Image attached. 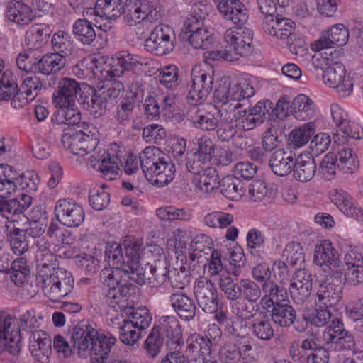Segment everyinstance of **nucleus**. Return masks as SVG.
I'll list each match as a JSON object with an SVG mask.
<instances>
[{"label": "nucleus", "instance_id": "56", "mask_svg": "<svg viewBox=\"0 0 363 363\" xmlns=\"http://www.w3.org/2000/svg\"><path fill=\"white\" fill-rule=\"evenodd\" d=\"M164 342V340L161 337L159 330L154 327L144 345L147 355L152 358L156 357L160 353Z\"/></svg>", "mask_w": 363, "mask_h": 363}, {"label": "nucleus", "instance_id": "39", "mask_svg": "<svg viewBox=\"0 0 363 363\" xmlns=\"http://www.w3.org/2000/svg\"><path fill=\"white\" fill-rule=\"evenodd\" d=\"M140 166L145 176L163 159H168L160 149L156 147H145L139 155Z\"/></svg>", "mask_w": 363, "mask_h": 363}, {"label": "nucleus", "instance_id": "13", "mask_svg": "<svg viewBox=\"0 0 363 363\" xmlns=\"http://www.w3.org/2000/svg\"><path fill=\"white\" fill-rule=\"evenodd\" d=\"M312 275L306 269H299L291 279L289 291L292 298L297 303L306 302L312 290Z\"/></svg>", "mask_w": 363, "mask_h": 363}, {"label": "nucleus", "instance_id": "4", "mask_svg": "<svg viewBox=\"0 0 363 363\" xmlns=\"http://www.w3.org/2000/svg\"><path fill=\"white\" fill-rule=\"evenodd\" d=\"M62 144L73 155L84 156L94 151L98 143L97 130L95 127L85 122L77 128H67L65 130Z\"/></svg>", "mask_w": 363, "mask_h": 363}, {"label": "nucleus", "instance_id": "46", "mask_svg": "<svg viewBox=\"0 0 363 363\" xmlns=\"http://www.w3.org/2000/svg\"><path fill=\"white\" fill-rule=\"evenodd\" d=\"M315 133V123L308 122L294 129L289 135V140L294 146L300 147L307 143Z\"/></svg>", "mask_w": 363, "mask_h": 363}, {"label": "nucleus", "instance_id": "5", "mask_svg": "<svg viewBox=\"0 0 363 363\" xmlns=\"http://www.w3.org/2000/svg\"><path fill=\"white\" fill-rule=\"evenodd\" d=\"M40 281L43 293L53 302H57L68 295L74 286L72 274L62 268L53 267L50 274L44 273L40 276Z\"/></svg>", "mask_w": 363, "mask_h": 363}, {"label": "nucleus", "instance_id": "26", "mask_svg": "<svg viewBox=\"0 0 363 363\" xmlns=\"http://www.w3.org/2000/svg\"><path fill=\"white\" fill-rule=\"evenodd\" d=\"M174 165L169 158L163 159L152 171L145 176L149 182L157 186H164L172 182L174 177Z\"/></svg>", "mask_w": 363, "mask_h": 363}, {"label": "nucleus", "instance_id": "7", "mask_svg": "<svg viewBox=\"0 0 363 363\" xmlns=\"http://www.w3.org/2000/svg\"><path fill=\"white\" fill-rule=\"evenodd\" d=\"M20 325L16 318L6 313H0V353L6 350L13 355L21 349Z\"/></svg>", "mask_w": 363, "mask_h": 363}, {"label": "nucleus", "instance_id": "53", "mask_svg": "<svg viewBox=\"0 0 363 363\" xmlns=\"http://www.w3.org/2000/svg\"><path fill=\"white\" fill-rule=\"evenodd\" d=\"M240 182L232 177H225L219 182L220 192L226 198L235 200L242 196Z\"/></svg>", "mask_w": 363, "mask_h": 363}, {"label": "nucleus", "instance_id": "11", "mask_svg": "<svg viewBox=\"0 0 363 363\" xmlns=\"http://www.w3.org/2000/svg\"><path fill=\"white\" fill-rule=\"evenodd\" d=\"M81 87L74 79L64 77L57 84V89L52 94V103L57 108L70 107L75 105Z\"/></svg>", "mask_w": 363, "mask_h": 363}, {"label": "nucleus", "instance_id": "27", "mask_svg": "<svg viewBox=\"0 0 363 363\" xmlns=\"http://www.w3.org/2000/svg\"><path fill=\"white\" fill-rule=\"evenodd\" d=\"M171 306L177 315L184 320L189 321L196 315V305L192 299L182 291L172 294L169 297Z\"/></svg>", "mask_w": 363, "mask_h": 363}, {"label": "nucleus", "instance_id": "51", "mask_svg": "<svg viewBox=\"0 0 363 363\" xmlns=\"http://www.w3.org/2000/svg\"><path fill=\"white\" fill-rule=\"evenodd\" d=\"M192 111L196 114L194 123L197 128L203 130H212L218 125V120L211 112L204 111L194 107Z\"/></svg>", "mask_w": 363, "mask_h": 363}, {"label": "nucleus", "instance_id": "23", "mask_svg": "<svg viewBox=\"0 0 363 363\" xmlns=\"http://www.w3.org/2000/svg\"><path fill=\"white\" fill-rule=\"evenodd\" d=\"M342 284L333 283L331 278H325L319 284L317 303L328 307L335 306L342 298Z\"/></svg>", "mask_w": 363, "mask_h": 363}, {"label": "nucleus", "instance_id": "61", "mask_svg": "<svg viewBox=\"0 0 363 363\" xmlns=\"http://www.w3.org/2000/svg\"><path fill=\"white\" fill-rule=\"evenodd\" d=\"M119 335L120 340L123 343L133 345L140 339L141 332L127 319L121 326Z\"/></svg>", "mask_w": 363, "mask_h": 363}, {"label": "nucleus", "instance_id": "35", "mask_svg": "<svg viewBox=\"0 0 363 363\" xmlns=\"http://www.w3.org/2000/svg\"><path fill=\"white\" fill-rule=\"evenodd\" d=\"M291 113L299 121H306L315 115L314 104L311 99L304 94L296 96L291 106Z\"/></svg>", "mask_w": 363, "mask_h": 363}, {"label": "nucleus", "instance_id": "14", "mask_svg": "<svg viewBox=\"0 0 363 363\" xmlns=\"http://www.w3.org/2000/svg\"><path fill=\"white\" fill-rule=\"evenodd\" d=\"M29 351L39 363H48L52 354V340L45 331L36 330L29 337Z\"/></svg>", "mask_w": 363, "mask_h": 363}, {"label": "nucleus", "instance_id": "24", "mask_svg": "<svg viewBox=\"0 0 363 363\" xmlns=\"http://www.w3.org/2000/svg\"><path fill=\"white\" fill-rule=\"evenodd\" d=\"M262 291L264 296L261 299V304L267 309L274 305L284 302L288 297L287 289L282 281H280L279 284L272 280L263 283Z\"/></svg>", "mask_w": 363, "mask_h": 363}, {"label": "nucleus", "instance_id": "21", "mask_svg": "<svg viewBox=\"0 0 363 363\" xmlns=\"http://www.w3.org/2000/svg\"><path fill=\"white\" fill-rule=\"evenodd\" d=\"M331 201L347 216L363 221V211L355 206L352 196L342 189H334L330 194Z\"/></svg>", "mask_w": 363, "mask_h": 363}, {"label": "nucleus", "instance_id": "42", "mask_svg": "<svg viewBox=\"0 0 363 363\" xmlns=\"http://www.w3.org/2000/svg\"><path fill=\"white\" fill-rule=\"evenodd\" d=\"M363 137V129L354 121L349 119L338 125L333 138L335 142L345 143L347 138L360 139Z\"/></svg>", "mask_w": 363, "mask_h": 363}, {"label": "nucleus", "instance_id": "12", "mask_svg": "<svg viewBox=\"0 0 363 363\" xmlns=\"http://www.w3.org/2000/svg\"><path fill=\"white\" fill-rule=\"evenodd\" d=\"M194 292L198 305L207 313L217 311V289L211 280L202 277L195 284Z\"/></svg>", "mask_w": 363, "mask_h": 363}, {"label": "nucleus", "instance_id": "15", "mask_svg": "<svg viewBox=\"0 0 363 363\" xmlns=\"http://www.w3.org/2000/svg\"><path fill=\"white\" fill-rule=\"evenodd\" d=\"M349 39L348 28L342 23L333 25L330 29L322 33V35L312 44L314 51H321L331 48L333 45H345Z\"/></svg>", "mask_w": 363, "mask_h": 363}, {"label": "nucleus", "instance_id": "48", "mask_svg": "<svg viewBox=\"0 0 363 363\" xmlns=\"http://www.w3.org/2000/svg\"><path fill=\"white\" fill-rule=\"evenodd\" d=\"M337 167L345 173L352 174L358 168L357 155L351 148H342L338 151Z\"/></svg>", "mask_w": 363, "mask_h": 363}, {"label": "nucleus", "instance_id": "22", "mask_svg": "<svg viewBox=\"0 0 363 363\" xmlns=\"http://www.w3.org/2000/svg\"><path fill=\"white\" fill-rule=\"evenodd\" d=\"M296 155L290 149H277L271 155L269 160L272 172L281 177L288 175L294 168Z\"/></svg>", "mask_w": 363, "mask_h": 363}, {"label": "nucleus", "instance_id": "2", "mask_svg": "<svg viewBox=\"0 0 363 363\" xmlns=\"http://www.w3.org/2000/svg\"><path fill=\"white\" fill-rule=\"evenodd\" d=\"M104 254L106 262L111 267L101 271L100 279L108 287L106 297L107 301H110L108 304L111 305L130 294L135 286L129 281L126 275L125 260L121 246L116 242L108 244Z\"/></svg>", "mask_w": 363, "mask_h": 363}, {"label": "nucleus", "instance_id": "55", "mask_svg": "<svg viewBox=\"0 0 363 363\" xmlns=\"http://www.w3.org/2000/svg\"><path fill=\"white\" fill-rule=\"evenodd\" d=\"M82 103L85 108L95 118L101 117L106 111L107 102L99 91H96L90 99H87L86 101H84Z\"/></svg>", "mask_w": 363, "mask_h": 363}, {"label": "nucleus", "instance_id": "31", "mask_svg": "<svg viewBox=\"0 0 363 363\" xmlns=\"http://www.w3.org/2000/svg\"><path fill=\"white\" fill-rule=\"evenodd\" d=\"M213 88V78L205 72L196 75L192 73V85L189 89V97L195 100L205 99Z\"/></svg>", "mask_w": 363, "mask_h": 363}, {"label": "nucleus", "instance_id": "30", "mask_svg": "<svg viewBox=\"0 0 363 363\" xmlns=\"http://www.w3.org/2000/svg\"><path fill=\"white\" fill-rule=\"evenodd\" d=\"M293 170L296 180L301 182H309L316 172L315 160L308 155H300L296 159Z\"/></svg>", "mask_w": 363, "mask_h": 363}, {"label": "nucleus", "instance_id": "38", "mask_svg": "<svg viewBox=\"0 0 363 363\" xmlns=\"http://www.w3.org/2000/svg\"><path fill=\"white\" fill-rule=\"evenodd\" d=\"M249 328L252 334L260 340L269 341L274 335L272 324L267 317L254 318L250 323Z\"/></svg>", "mask_w": 363, "mask_h": 363}, {"label": "nucleus", "instance_id": "36", "mask_svg": "<svg viewBox=\"0 0 363 363\" xmlns=\"http://www.w3.org/2000/svg\"><path fill=\"white\" fill-rule=\"evenodd\" d=\"M66 65V58L62 54L57 52L47 53L38 60L39 72L48 75L55 74L62 69Z\"/></svg>", "mask_w": 363, "mask_h": 363}, {"label": "nucleus", "instance_id": "3", "mask_svg": "<svg viewBox=\"0 0 363 363\" xmlns=\"http://www.w3.org/2000/svg\"><path fill=\"white\" fill-rule=\"evenodd\" d=\"M236 28L226 30L224 35L226 45L223 50L212 52L211 57L216 60L218 57L227 61L238 60L240 57L250 55L252 51V31L242 25L235 24Z\"/></svg>", "mask_w": 363, "mask_h": 363}, {"label": "nucleus", "instance_id": "10", "mask_svg": "<svg viewBox=\"0 0 363 363\" xmlns=\"http://www.w3.org/2000/svg\"><path fill=\"white\" fill-rule=\"evenodd\" d=\"M55 213L59 222L69 228L79 226L85 217L82 206L72 199L58 200L55 206Z\"/></svg>", "mask_w": 363, "mask_h": 363}, {"label": "nucleus", "instance_id": "25", "mask_svg": "<svg viewBox=\"0 0 363 363\" xmlns=\"http://www.w3.org/2000/svg\"><path fill=\"white\" fill-rule=\"evenodd\" d=\"M313 262L320 267H337L340 259L337 251L328 240H323L315 245Z\"/></svg>", "mask_w": 363, "mask_h": 363}, {"label": "nucleus", "instance_id": "45", "mask_svg": "<svg viewBox=\"0 0 363 363\" xmlns=\"http://www.w3.org/2000/svg\"><path fill=\"white\" fill-rule=\"evenodd\" d=\"M65 256L74 259L79 267L84 269L87 274H94L98 271L99 259L94 256L86 252L74 255L71 250L65 252Z\"/></svg>", "mask_w": 363, "mask_h": 363}, {"label": "nucleus", "instance_id": "16", "mask_svg": "<svg viewBox=\"0 0 363 363\" xmlns=\"http://www.w3.org/2000/svg\"><path fill=\"white\" fill-rule=\"evenodd\" d=\"M228 107L226 111L235 112L242 106L241 100H245L255 94V89L247 79L240 80L239 83H231L227 80Z\"/></svg>", "mask_w": 363, "mask_h": 363}, {"label": "nucleus", "instance_id": "28", "mask_svg": "<svg viewBox=\"0 0 363 363\" xmlns=\"http://www.w3.org/2000/svg\"><path fill=\"white\" fill-rule=\"evenodd\" d=\"M146 64L144 58L136 55L123 52L117 57L116 65L111 66L109 69L106 71L107 75L104 77L105 78L108 76L119 77L123 74L124 70H130L138 65Z\"/></svg>", "mask_w": 363, "mask_h": 363}, {"label": "nucleus", "instance_id": "52", "mask_svg": "<svg viewBox=\"0 0 363 363\" xmlns=\"http://www.w3.org/2000/svg\"><path fill=\"white\" fill-rule=\"evenodd\" d=\"M126 315L127 319L140 332L147 328L152 322V316L148 309L145 307L127 312Z\"/></svg>", "mask_w": 363, "mask_h": 363}, {"label": "nucleus", "instance_id": "37", "mask_svg": "<svg viewBox=\"0 0 363 363\" xmlns=\"http://www.w3.org/2000/svg\"><path fill=\"white\" fill-rule=\"evenodd\" d=\"M211 240L206 235L196 237L190 245L193 252L190 253L189 260L191 262L198 260V262L207 260L208 257L204 256L209 255L214 250L211 246Z\"/></svg>", "mask_w": 363, "mask_h": 363}, {"label": "nucleus", "instance_id": "1", "mask_svg": "<svg viewBox=\"0 0 363 363\" xmlns=\"http://www.w3.org/2000/svg\"><path fill=\"white\" fill-rule=\"evenodd\" d=\"M329 307L316 302L314 310H308L303 312L302 320L306 323V327H324L323 332V340L330 348L336 351L351 350L355 346L354 336L346 330L342 320L337 317L329 320L332 318V313Z\"/></svg>", "mask_w": 363, "mask_h": 363}, {"label": "nucleus", "instance_id": "57", "mask_svg": "<svg viewBox=\"0 0 363 363\" xmlns=\"http://www.w3.org/2000/svg\"><path fill=\"white\" fill-rule=\"evenodd\" d=\"M198 177L199 186L203 191L211 192L219 185L218 173L213 167H208Z\"/></svg>", "mask_w": 363, "mask_h": 363}, {"label": "nucleus", "instance_id": "60", "mask_svg": "<svg viewBox=\"0 0 363 363\" xmlns=\"http://www.w3.org/2000/svg\"><path fill=\"white\" fill-rule=\"evenodd\" d=\"M235 112V123L238 127L245 130L253 129L257 122L259 121V117L255 116L251 111H248L246 109L240 110V108L237 109Z\"/></svg>", "mask_w": 363, "mask_h": 363}, {"label": "nucleus", "instance_id": "40", "mask_svg": "<svg viewBox=\"0 0 363 363\" xmlns=\"http://www.w3.org/2000/svg\"><path fill=\"white\" fill-rule=\"evenodd\" d=\"M95 26L86 19L77 20L72 26V31L77 40L84 45H91L96 39Z\"/></svg>", "mask_w": 363, "mask_h": 363}, {"label": "nucleus", "instance_id": "63", "mask_svg": "<svg viewBox=\"0 0 363 363\" xmlns=\"http://www.w3.org/2000/svg\"><path fill=\"white\" fill-rule=\"evenodd\" d=\"M121 164V160L116 156H111L109 154H106L101 160L99 171L108 177V179L111 180L118 174Z\"/></svg>", "mask_w": 363, "mask_h": 363}, {"label": "nucleus", "instance_id": "50", "mask_svg": "<svg viewBox=\"0 0 363 363\" xmlns=\"http://www.w3.org/2000/svg\"><path fill=\"white\" fill-rule=\"evenodd\" d=\"M183 39L188 40L196 49H209L213 43V37L206 28L200 29L189 35H183Z\"/></svg>", "mask_w": 363, "mask_h": 363}, {"label": "nucleus", "instance_id": "33", "mask_svg": "<svg viewBox=\"0 0 363 363\" xmlns=\"http://www.w3.org/2000/svg\"><path fill=\"white\" fill-rule=\"evenodd\" d=\"M267 310L272 320L277 325L284 328L290 327L296 319V310L287 303H280L271 306Z\"/></svg>", "mask_w": 363, "mask_h": 363}, {"label": "nucleus", "instance_id": "29", "mask_svg": "<svg viewBox=\"0 0 363 363\" xmlns=\"http://www.w3.org/2000/svg\"><path fill=\"white\" fill-rule=\"evenodd\" d=\"M153 251L155 252L156 256L158 255L159 258L154 260L153 263L147 262L146 265L148 267L149 272H147L150 279L152 276L154 281L159 285L164 284L168 280L169 274V269H171L167 264L166 257L164 254H162V249L159 247H152Z\"/></svg>", "mask_w": 363, "mask_h": 363}, {"label": "nucleus", "instance_id": "17", "mask_svg": "<svg viewBox=\"0 0 363 363\" xmlns=\"http://www.w3.org/2000/svg\"><path fill=\"white\" fill-rule=\"evenodd\" d=\"M161 337L164 340L167 347H183L182 329L174 316H162L160 319L158 328Z\"/></svg>", "mask_w": 363, "mask_h": 363}, {"label": "nucleus", "instance_id": "62", "mask_svg": "<svg viewBox=\"0 0 363 363\" xmlns=\"http://www.w3.org/2000/svg\"><path fill=\"white\" fill-rule=\"evenodd\" d=\"M337 168H338L337 156L332 152L327 153L320 164V172L323 177L327 180L333 179Z\"/></svg>", "mask_w": 363, "mask_h": 363}, {"label": "nucleus", "instance_id": "20", "mask_svg": "<svg viewBox=\"0 0 363 363\" xmlns=\"http://www.w3.org/2000/svg\"><path fill=\"white\" fill-rule=\"evenodd\" d=\"M295 27L291 19L279 16L275 18H264L262 23L264 33L279 39L289 38L295 30Z\"/></svg>", "mask_w": 363, "mask_h": 363}, {"label": "nucleus", "instance_id": "6", "mask_svg": "<svg viewBox=\"0 0 363 363\" xmlns=\"http://www.w3.org/2000/svg\"><path fill=\"white\" fill-rule=\"evenodd\" d=\"M152 247H157V245H152L146 250L143 247L142 242L138 240L130 241L124 247L125 248V264L126 267V275H128L129 281L130 280L143 285L145 283L147 278H150L146 268L142 267L140 263L143 261V255L148 252H155Z\"/></svg>", "mask_w": 363, "mask_h": 363}, {"label": "nucleus", "instance_id": "54", "mask_svg": "<svg viewBox=\"0 0 363 363\" xmlns=\"http://www.w3.org/2000/svg\"><path fill=\"white\" fill-rule=\"evenodd\" d=\"M262 292V287L260 288L255 281L249 279H242L240 299L253 304L257 303L261 298Z\"/></svg>", "mask_w": 363, "mask_h": 363}, {"label": "nucleus", "instance_id": "32", "mask_svg": "<svg viewBox=\"0 0 363 363\" xmlns=\"http://www.w3.org/2000/svg\"><path fill=\"white\" fill-rule=\"evenodd\" d=\"M19 178H23V173L16 172L10 165L0 164V198L8 197L15 190Z\"/></svg>", "mask_w": 363, "mask_h": 363}, {"label": "nucleus", "instance_id": "41", "mask_svg": "<svg viewBox=\"0 0 363 363\" xmlns=\"http://www.w3.org/2000/svg\"><path fill=\"white\" fill-rule=\"evenodd\" d=\"M187 347L186 350L192 354H199L204 356L202 358L203 362V359L209 360L208 357L211 358L212 352L214 350L210 347L208 342L203 337V335L195 333L189 335L186 340Z\"/></svg>", "mask_w": 363, "mask_h": 363}, {"label": "nucleus", "instance_id": "49", "mask_svg": "<svg viewBox=\"0 0 363 363\" xmlns=\"http://www.w3.org/2000/svg\"><path fill=\"white\" fill-rule=\"evenodd\" d=\"M189 267L182 264L179 267L169 269L168 281L173 288L182 289L190 282Z\"/></svg>", "mask_w": 363, "mask_h": 363}, {"label": "nucleus", "instance_id": "64", "mask_svg": "<svg viewBox=\"0 0 363 363\" xmlns=\"http://www.w3.org/2000/svg\"><path fill=\"white\" fill-rule=\"evenodd\" d=\"M89 200L94 209L102 211L108 206L110 196L104 191V186H101L99 189H93L89 192Z\"/></svg>", "mask_w": 363, "mask_h": 363}, {"label": "nucleus", "instance_id": "18", "mask_svg": "<svg viewBox=\"0 0 363 363\" xmlns=\"http://www.w3.org/2000/svg\"><path fill=\"white\" fill-rule=\"evenodd\" d=\"M214 3L227 21L233 24H245L248 20V13L244 4L240 0H214Z\"/></svg>", "mask_w": 363, "mask_h": 363}, {"label": "nucleus", "instance_id": "47", "mask_svg": "<svg viewBox=\"0 0 363 363\" xmlns=\"http://www.w3.org/2000/svg\"><path fill=\"white\" fill-rule=\"evenodd\" d=\"M51 43L55 52L62 54L65 57L72 55L74 50L73 41L70 35L65 31L60 30L55 33Z\"/></svg>", "mask_w": 363, "mask_h": 363}, {"label": "nucleus", "instance_id": "43", "mask_svg": "<svg viewBox=\"0 0 363 363\" xmlns=\"http://www.w3.org/2000/svg\"><path fill=\"white\" fill-rule=\"evenodd\" d=\"M242 279H238L230 276H224L220 279L219 285L226 298L230 301L240 299L242 293Z\"/></svg>", "mask_w": 363, "mask_h": 363}, {"label": "nucleus", "instance_id": "59", "mask_svg": "<svg viewBox=\"0 0 363 363\" xmlns=\"http://www.w3.org/2000/svg\"><path fill=\"white\" fill-rule=\"evenodd\" d=\"M282 256L286 257L287 262L292 266L304 261L303 250L301 244L297 242H291L287 244Z\"/></svg>", "mask_w": 363, "mask_h": 363}, {"label": "nucleus", "instance_id": "34", "mask_svg": "<svg viewBox=\"0 0 363 363\" xmlns=\"http://www.w3.org/2000/svg\"><path fill=\"white\" fill-rule=\"evenodd\" d=\"M123 8L121 0H97L91 13L108 20H115L122 15Z\"/></svg>", "mask_w": 363, "mask_h": 363}, {"label": "nucleus", "instance_id": "44", "mask_svg": "<svg viewBox=\"0 0 363 363\" xmlns=\"http://www.w3.org/2000/svg\"><path fill=\"white\" fill-rule=\"evenodd\" d=\"M51 33L50 28L45 24H35L26 31L27 46L39 48L45 43Z\"/></svg>", "mask_w": 363, "mask_h": 363}, {"label": "nucleus", "instance_id": "9", "mask_svg": "<svg viewBox=\"0 0 363 363\" xmlns=\"http://www.w3.org/2000/svg\"><path fill=\"white\" fill-rule=\"evenodd\" d=\"M174 33L167 25L157 26L144 42L145 49L155 55L162 56L174 49Z\"/></svg>", "mask_w": 363, "mask_h": 363}, {"label": "nucleus", "instance_id": "8", "mask_svg": "<svg viewBox=\"0 0 363 363\" xmlns=\"http://www.w3.org/2000/svg\"><path fill=\"white\" fill-rule=\"evenodd\" d=\"M327 67L323 70V80L327 86L336 89L337 94L345 97L353 90L352 79L346 76L344 65L339 62H328Z\"/></svg>", "mask_w": 363, "mask_h": 363}, {"label": "nucleus", "instance_id": "19", "mask_svg": "<svg viewBox=\"0 0 363 363\" xmlns=\"http://www.w3.org/2000/svg\"><path fill=\"white\" fill-rule=\"evenodd\" d=\"M97 331L86 321H82L73 328L71 341L77 349L78 353L83 355L89 347L92 346Z\"/></svg>", "mask_w": 363, "mask_h": 363}, {"label": "nucleus", "instance_id": "58", "mask_svg": "<svg viewBox=\"0 0 363 363\" xmlns=\"http://www.w3.org/2000/svg\"><path fill=\"white\" fill-rule=\"evenodd\" d=\"M159 82L168 89H175L179 84L178 69L175 65H169L160 72Z\"/></svg>", "mask_w": 363, "mask_h": 363}]
</instances>
